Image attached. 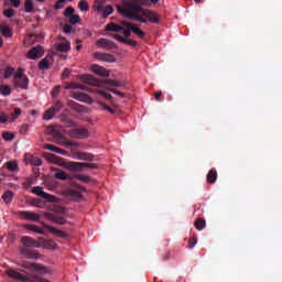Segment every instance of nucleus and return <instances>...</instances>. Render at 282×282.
I'll return each mask as SVG.
<instances>
[{"label":"nucleus","mask_w":282,"mask_h":282,"mask_svg":"<svg viewBox=\"0 0 282 282\" xmlns=\"http://www.w3.org/2000/svg\"><path fill=\"white\" fill-rule=\"evenodd\" d=\"M123 6H117L119 14L131 19L132 21H139L140 23H147V19L138 13L143 14L144 9L142 6H147L149 0H123Z\"/></svg>","instance_id":"f257e3e1"},{"label":"nucleus","mask_w":282,"mask_h":282,"mask_svg":"<svg viewBox=\"0 0 282 282\" xmlns=\"http://www.w3.org/2000/svg\"><path fill=\"white\" fill-rule=\"evenodd\" d=\"M47 160L48 162H53V164L64 166V169H67L68 171H83V169H98V165L96 163L65 162V160L56 156V154H48Z\"/></svg>","instance_id":"f03ea898"},{"label":"nucleus","mask_w":282,"mask_h":282,"mask_svg":"<svg viewBox=\"0 0 282 282\" xmlns=\"http://www.w3.org/2000/svg\"><path fill=\"white\" fill-rule=\"evenodd\" d=\"M13 87H15V89L24 90L30 88V78L26 75H23L21 69H19V72L13 76Z\"/></svg>","instance_id":"7ed1b4c3"},{"label":"nucleus","mask_w":282,"mask_h":282,"mask_svg":"<svg viewBox=\"0 0 282 282\" xmlns=\"http://www.w3.org/2000/svg\"><path fill=\"white\" fill-rule=\"evenodd\" d=\"M68 135L75 140H85V138H89V130L87 128H75L68 131Z\"/></svg>","instance_id":"20e7f679"},{"label":"nucleus","mask_w":282,"mask_h":282,"mask_svg":"<svg viewBox=\"0 0 282 282\" xmlns=\"http://www.w3.org/2000/svg\"><path fill=\"white\" fill-rule=\"evenodd\" d=\"M32 193L34 195H37L39 197H42V199H47V202H56V197L52 194H47L45 193V191H43V187L41 186H35L32 188Z\"/></svg>","instance_id":"39448f33"},{"label":"nucleus","mask_w":282,"mask_h":282,"mask_svg":"<svg viewBox=\"0 0 282 282\" xmlns=\"http://www.w3.org/2000/svg\"><path fill=\"white\" fill-rule=\"evenodd\" d=\"M20 241L23 246L22 248H41V243L30 236H22Z\"/></svg>","instance_id":"423d86ee"},{"label":"nucleus","mask_w":282,"mask_h":282,"mask_svg":"<svg viewBox=\"0 0 282 282\" xmlns=\"http://www.w3.org/2000/svg\"><path fill=\"white\" fill-rule=\"evenodd\" d=\"M45 54V51L43 50V46L37 45L35 47H32L28 53V58L31 61H36V58H41Z\"/></svg>","instance_id":"0eeeda50"},{"label":"nucleus","mask_w":282,"mask_h":282,"mask_svg":"<svg viewBox=\"0 0 282 282\" xmlns=\"http://www.w3.org/2000/svg\"><path fill=\"white\" fill-rule=\"evenodd\" d=\"M22 268H25V270H33L34 272H40V274H45V272H47L45 267H43L41 264H34L29 261H23Z\"/></svg>","instance_id":"6e6552de"},{"label":"nucleus","mask_w":282,"mask_h":282,"mask_svg":"<svg viewBox=\"0 0 282 282\" xmlns=\"http://www.w3.org/2000/svg\"><path fill=\"white\" fill-rule=\"evenodd\" d=\"M53 141L56 142V144H61L62 147H76V142L65 141V137L61 132L55 133Z\"/></svg>","instance_id":"1a4fd4ad"},{"label":"nucleus","mask_w":282,"mask_h":282,"mask_svg":"<svg viewBox=\"0 0 282 282\" xmlns=\"http://www.w3.org/2000/svg\"><path fill=\"white\" fill-rule=\"evenodd\" d=\"M20 254L25 257V259H40L41 254L36 250L28 249L26 247H20Z\"/></svg>","instance_id":"9d476101"},{"label":"nucleus","mask_w":282,"mask_h":282,"mask_svg":"<svg viewBox=\"0 0 282 282\" xmlns=\"http://www.w3.org/2000/svg\"><path fill=\"white\" fill-rule=\"evenodd\" d=\"M6 274H8L10 279H15V281H21V282L30 281L28 276L21 274V272L15 271L14 269H7Z\"/></svg>","instance_id":"9b49d317"},{"label":"nucleus","mask_w":282,"mask_h":282,"mask_svg":"<svg viewBox=\"0 0 282 282\" xmlns=\"http://www.w3.org/2000/svg\"><path fill=\"white\" fill-rule=\"evenodd\" d=\"M94 58H96V61H104L105 63H113V61H116V57L112 54L102 52L94 53Z\"/></svg>","instance_id":"f8f14e48"},{"label":"nucleus","mask_w":282,"mask_h":282,"mask_svg":"<svg viewBox=\"0 0 282 282\" xmlns=\"http://www.w3.org/2000/svg\"><path fill=\"white\" fill-rule=\"evenodd\" d=\"M96 45L98 47H104L105 50H113L116 48V42L101 37L99 40H97Z\"/></svg>","instance_id":"ddd939ff"},{"label":"nucleus","mask_w":282,"mask_h":282,"mask_svg":"<svg viewBox=\"0 0 282 282\" xmlns=\"http://www.w3.org/2000/svg\"><path fill=\"white\" fill-rule=\"evenodd\" d=\"M19 217L22 219H28L29 221H39L41 219V215L34 212H18Z\"/></svg>","instance_id":"4468645a"},{"label":"nucleus","mask_w":282,"mask_h":282,"mask_svg":"<svg viewBox=\"0 0 282 282\" xmlns=\"http://www.w3.org/2000/svg\"><path fill=\"white\" fill-rule=\"evenodd\" d=\"M91 73L96 74L97 76H102L104 78H109V70H107V68L100 66V65H96L94 64L91 67Z\"/></svg>","instance_id":"2eb2a0df"},{"label":"nucleus","mask_w":282,"mask_h":282,"mask_svg":"<svg viewBox=\"0 0 282 282\" xmlns=\"http://www.w3.org/2000/svg\"><path fill=\"white\" fill-rule=\"evenodd\" d=\"M143 17L151 23H160V17L151 10L143 9Z\"/></svg>","instance_id":"dca6fc26"},{"label":"nucleus","mask_w":282,"mask_h":282,"mask_svg":"<svg viewBox=\"0 0 282 282\" xmlns=\"http://www.w3.org/2000/svg\"><path fill=\"white\" fill-rule=\"evenodd\" d=\"M75 155H77L78 160H83L84 162H94V154L89 152L76 151Z\"/></svg>","instance_id":"f3484780"},{"label":"nucleus","mask_w":282,"mask_h":282,"mask_svg":"<svg viewBox=\"0 0 282 282\" xmlns=\"http://www.w3.org/2000/svg\"><path fill=\"white\" fill-rule=\"evenodd\" d=\"M37 243H40V248H45L46 250H54V240L39 238Z\"/></svg>","instance_id":"a211bd4d"},{"label":"nucleus","mask_w":282,"mask_h":282,"mask_svg":"<svg viewBox=\"0 0 282 282\" xmlns=\"http://www.w3.org/2000/svg\"><path fill=\"white\" fill-rule=\"evenodd\" d=\"M52 171L55 173V180H62L63 182L69 180V175L65 171L58 170L57 167H52Z\"/></svg>","instance_id":"6ab92c4d"},{"label":"nucleus","mask_w":282,"mask_h":282,"mask_svg":"<svg viewBox=\"0 0 282 282\" xmlns=\"http://www.w3.org/2000/svg\"><path fill=\"white\" fill-rule=\"evenodd\" d=\"M72 96L75 100H79V102H89L91 100V97L85 93H73Z\"/></svg>","instance_id":"aec40b11"},{"label":"nucleus","mask_w":282,"mask_h":282,"mask_svg":"<svg viewBox=\"0 0 282 282\" xmlns=\"http://www.w3.org/2000/svg\"><path fill=\"white\" fill-rule=\"evenodd\" d=\"M67 106L73 110L76 111L77 113H83L85 111V107H83L80 104H77L74 100H69L67 102Z\"/></svg>","instance_id":"412c9836"},{"label":"nucleus","mask_w":282,"mask_h":282,"mask_svg":"<svg viewBox=\"0 0 282 282\" xmlns=\"http://www.w3.org/2000/svg\"><path fill=\"white\" fill-rule=\"evenodd\" d=\"M47 230L50 232H52V235H56V237H61L62 239H67V232H65V231H63L61 229H57V228L52 227V226H48Z\"/></svg>","instance_id":"4be33fe9"},{"label":"nucleus","mask_w":282,"mask_h":282,"mask_svg":"<svg viewBox=\"0 0 282 282\" xmlns=\"http://www.w3.org/2000/svg\"><path fill=\"white\" fill-rule=\"evenodd\" d=\"M55 48L57 52H69V50H72V43H69V41H65L57 44Z\"/></svg>","instance_id":"5701e85b"},{"label":"nucleus","mask_w":282,"mask_h":282,"mask_svg":"<svg viewBox=\"0 0 282 282\" xmlns=\"http://www.w3.org/2000/svg\"><path fill=\"white\" fill-rule=\"evenodd\" d=\"M207 182H208V184H215L217 182V170L212 169L207 173Z\"/></svg>","instance_id":"b1692460"},{"label":"nucleus","mask_w":282,"mask_h":282,"mask_svg":"<svg viewBox=\"0 0 282 282\" xmlns=\"http://www.w3.org/2000/svg\"><path fill=\"white\" fill-rule=\"evenodd\" d=\"M82 83H86V85H94V86H96L98 82L91 75H83L82 76Z\"/></svg>","instance_id":"393cba45"},{"label":"nucleus","mask_w":282,"mask_h":282,"mask_svg":"<svg viewBox=\"0 0 282 282\" xmlns=\"http://www.w3.org/2000/svg\"><path fill=\"white\" fill-rule=\"evenodd\" d=\"M104 85H109L110 87H124V82H118L115 79H105Z\"/></svg>","instance_id":"a878e982"},{"label":"nucleus","mask_w":282,"mask_h":282,"mask_svg":"<svg viewBox=\"0 0 282 282\" xmlns=\"http://www.w3.org/2000/svg\"><path fill=\"white\" fill-rule=\"evenodd\" d=\"M59 120L66 124V127H76V121L67 118L65 113L59 116Z\"/></svg>","instance_id":"bb28decb"},{"label":"nucleus","mask_w":282,"mask_h":282,"mask_svg":"<svg viewBox=\"0 0 282 282\" xmlns=\"http://www.w3.org/2000/svg\"><path fill=\"white\" fill-rule=\"evenodd\" d=\"M106 31L107 32H122V26L111 22L106 25Z\"/></svg>","instance_id":"cd10ccee"},{"label":"nucleus","mask_w":282,"mask_h":282,"mask_svg":"<svg viewBox=\"0 0 282 282\" xmlns=\"http://www.w3.org/2000/svg\"><path fill=\"white\" fill-rule=\"evenodd\" d=\"M0 32L2 36H6V39H11L12 36V30H10V26L0 25Z\"/></svg>","instance_id":"c85d7f7f"},{"label":"nucleus","mask_w":282,"mask_h":282,"mask_svg":"<svg viewBox=\"0 0 282 282\" xmlns=\"http://www.w3.org/2000/svg\"><path fill=\"white\" fill-rule=\"evenodd\" d=\"M0 94L1 96H10L12 94V88L9 85L2 84L0 85Z\"/></svg>","instance_id":"c756f323"},{"label":"nucleus","mask_w":282,"mask_h":282,"mask_svg":"<svg viewBox=\"0 0 282 282\" xmlns=\"http://www.w3.org/2000/svg\"><path fill=\"white\" fill-rule=\"evenodd\" d=\"M24 228L26 230H31L32 232H37V235H43L45 232L41 227H37L36 225H25Z\"/></svg>","instance_id":"7c9ffc66"},{"label":"nucleus","mask_w":282,"mask_h":282,"mask_svg":"<svg viewBox=\"0 0 282 282\" xmlns=\"http://www.w3.org/2000/svg\"><path fill=\"white\" fill-rule=\"evenodd\" d=\"M14 67L12 66H7L3 70V76L4 78H12V76L14 77Z\"/></svg>","instance_id":"2f4dec72"},{"label":"nucleus","mask_w":282,"mask_h":282,"mask_svg":"<svg viewBox=\"0 0 282 282\" xmlns=\"http://www.w3.org/2000/svg\"><path fill=\"white\" fill-rule=\"evenodd\" d=\"M194 226L196 230H204L206 228V220L204 218H198L195 223Z\"/></svg>","instance_id":"473e14b6"},{"label":"nucleus","mask_w":282,"mask_h":282,"mask_svg":"<svg viewBox=\"0 0 282 282\" xmlns=\"http://www.w3.org/2000/svg\"><path fill=\"white\" fill-rule=\"evenodd\" d=\"M51 219L54 224H58L59 226H65L67 224V220L63 216H52Z\"/></svg>","instance_id":"72a5a7b5"},{"label":"nucleus","mask_w":282,"mask_h":282,"mask_svg":"<svg viewBox=\"0 0 282 282\" xmlns=\"http://www.w3.org/2000/svg\"><path fill=\"white\" fill-rule=\"evenodd\" d=\"M13 197H14V193H12V191H7L2 195V199H3V202H6V204H10V202H12Z\"/></svg>","instance_id":"f704fd0d"},{"label":"nucleus","mask_w":282,"mask_h":282,"mask_svg":"<svg viewBox=\"0 0 282 282\" xmlns=\"http://www.w3.org/2000/svg\"><path fill=\"white\" fill-rule=\"evenodd\" d=\"M80 12H89V3L86 0H80L78 3Z\"/></svg>","instance_id":"c9c22d12"},{"label":"nucleus","mask_w":282,"mask_h":282,"mask_svg":"<svg viewBox=\"0 0 282 282\" xmlns=\"http://www.w3.org/2000/svg\"><path fill=\"white\" fill-rule=\"evenodd\" d=\"M55 116H56V113L54 112V110L52 108H48L44 112L43 118H44V120H52Z\"/></svg>","instance_id":"e433bc0d"},{"label":"nucleus","mask_w":282,"mask_h":282,"mask_svg":"<svg viewBox=\"0 0 282 282\" xmlns=\"http://www.w3.org/2000/svg\"><path fill=\"white\" fill-rule=\"evenodd\" d=\"M101 12H104L102 13L104 19H107V17H109L110 14H113V7L106 6L104 7V10Z\"/></svg>","instance_id":"4c0bfd02"},{"label":"nucleus","mask_w":282,"mask_h":282,"mask_svg":"<svg viewBox=\"0 0 282 282\" xmlns=\"http://www.w3.org/2000/svg\"><path fill=\"white\" fill-rule=\"evenodd\" d=\"M25 12H34V2L32 0H26L24 2Z\"/></svg>","instance_id":"58836bf2"},{"label":"nucleus","mask_w":282,"mask_h":282,"mask_svg":"<svg viewBox=\"0 0 282 282\" xmlns=\"http://www.w3.org/2000/svg\"><path fill=\"white\" fill-rule=\"evenodd\" d=\"M75 180H79V182H84V184H89V182H91V177L82 174H76Z\"/></svg>","instance_id":"ea45409f"},{"label":"nucleus","mask_w":282,"mask_h":282,"mask_svg":"<svg viewBox=\"0 0 282 282\" xmlns=\"http://www.w3.org/2000/svg\"><path fill=\"white\" fill-rule=\"evenodd\" d=\"M39 69H40V70L50 69V62L47 61V58H43V59L39 63Z\"/></svg>","instance_id":"a19ab883"},{"label":"nucleus","mask_w":282,"mask_h":282,"mask_svg":"<svg viewBox=\"0 0 282 282\" xmlns=\"http://www.w3.org/2000/svg\"><path fill=\"white\" fill-rule=\"evenodd\" d=\"M131 32L137 34V36H140V39H144V36H145L144 31H141L140 28L134 26V25L132 26Z\"/></svg>","instance_id":"79ce46f5"},{"label":"nucleus","mask_w":282,"mask_h":282,"mask_svg":"<svg viewBox=\"0 0 282 282\" xmlns=\"http://www.w3.org/2000/svg\"><path fill=\"white\" fill-rule=\"evenodd\" d=\"M68 23H70V25H76V23H80V15L73 14V17L69 18Z\"/></svg>","instance_id":"37998d69"},{"label":"nucleus","mask_w":282,"mask_h":282,"mask_svg":"<svg viewBox=\"0 0 282 282\" xmlns=\"http://www.w3.org/2000/svg\"><path fill=\"white\" fill-rule=\"evenodd\" d=\"M69 196L73 199H80V197H83V194H80V192L76 191V189H70L69 191Z\"/></svg>","instance_id":"c03bdc74"},{"label":"nucleus","mask_w":282,"mask_h":282,"mask_svg":"<svg viewBox=\"0 0 282 282\" xmlns=\"http://www.w3.org/2000/svg\"><path fill=\"white\" fill-rule=\"evenodd\" d=\"M74 12H76V9H74L73 7H68L65 9L64 11V17H66L67 19H69L70 17L74 15Z\"/></svg>","instance_id":"a18cd8bd"},{"label":"nucleus","mask_w":282,"mask_h":282,"mask_svg":"<svg viewBox=\"0 0 282 282\" xmlns=\"http://www.w3.org/2000/svg\"><path fill=\"white\" fill-rule=\"evenodd\" d=\"M7 169L8 171H17V169H19V164L14 161H9L7 162Z\"/></svg>","instance_id":"49530a36"},{"label":"nucleus","mask_w":282,"mask_h":282,"mask_svg":"<svg viewBox=\"0 0 282 282\" xmlns=\"http://www.w3.org/2000/svg\"><path fill=\"white\" fill-rule=\"evenodd\" d=\"M51 109L53 110V112L58 113V111H61V109H63V102L56 101L54 104V106L51 107Z\"/></svg>","instance_id":"de8ad7c7"},{"label":"nucleus","mask_w":282,"mask_h":282,"mask_svg":"<svg viewBox=\"0 0 282 282\" xmlns=\"http://www.w3.org/2000/svg\"><path fill=\"white\" fill-rule=\"evenodd\" d=\"M2 138L7 142H12V140H14V135L12 134V132H2Z\"/></svg>","instance_id":"09e8293b"},{"label":"nucleus","mask_w":282,"mask_h":282,"mask_svg":"<svg viewBox=\"0 0 282 282\" xmlns=\"http://www.w3.org/2000/svg\"><path fill=\"white\" fill-rule=\"evenodd\" d=\"M123 44L130 45V47H138V42H135V40H131L129 37L123 40Z\"/></svg>","instance_id":"8fccbe9b"},{"label":"nucleus","mask_w":282,"mask_h":282,"mask_svg":"<svg viewBox=\"0 0 282 282\" xmlns=\"http://www.w3.org/2000/svg\"><path fill=\"white\" fill-rule=\"evenodd\" d=\"M95 8L98 12H102L105 10V6L102 4V0L95 1Z\"/></svg>","instance_id":"3c124183"},{"label":"nucleus","mask_w":282,"mask_h":282,"mask_svg":"<svg viewBox=\"0 0 282 282\" xmlns=\"http://www.w3.org/2000/svg\"><path fill=\"white\" fill-rule=\"evenodd\" d=\"M46 133H48L50 135H53V138L56 135V133H59L58 130H56V128H54L53 126H48L46 129Z\"/></svg>","instance_id":"603ef678"},{"label":"nucleus","mask_w":282,"mask_h":282,"mask_svg":"<svg viewBox=\"0 0 282 282\" xmlns=\"http://www.w3.org/2000/svg\"><path fill=\"white\" fill-rule=\"evenodd\" d=\"M108 91H111V94H115L116 96H120V98H124V93H121L116 88H108Z\"/></svg>","instance_id":"864d4df0"},{"label":"nucleus","mask_w":282,"mask_h":282,"mask_svg":"<svg viewBox=\"0 0 282 282\" xmlns=\"http://www.w3.org/2000/svg\"><path fill=\"white\" fill-rule=\"evenodd\" d=\"M4 17H7V19H12L14 17V10L12 9H8L3 11Z\"/></svg>","instance_id":"5fc2aeb1"},{"label":"nucleus","mask_w":282,"mask_h":282,"mask_svg":"<svg viewBox=\"0 0 282 282\" xmlns=\"http://www.w3.org/2000/svg\"><path fill=\"white\" fill-rule=\"evenodd\" d=\"M196 245H197V238H194V237L189 238L188 248L193 249V248H195Z\"/></svg>","instance_id":"6e6d98bb"},{"label":"nucleus","mask_w":282,"mask_h":282,"mask_svg":"<svg viewBox=\"0 0 282 282\" xmlns=\"http://www.w3.org/2000/svg\"><path fill=\"white\" fill-rule=\"evenodd\" d=\"M70 87L73 89H83L84 91H87V86H85L83 84H73Z\"/></svg>","instance_id":"4d7b16f0"},{"label":"nucleus","mask_w":282,"mask_h":282,"mask_svg":"<svg viewBox=\"0 0 282 282\" xmlns=\"http://www.w3.org/2000/svg\"><path fill=\"white\" fill-rule=\"evenodd\" d=\"M6 122H8V115L0 112V124H6Z\"/></svg>","instance_id":"13d9d810"},{"label":"nucleus","mask_w":282,"mask_h":282,"mask_svg":"<svg viewBox=\"0 0 282 282\" xmlns=\"http://www.w3.org/2000/svg\"><path fill=\"white\" fill-rule=\"evenodd\" d=\"M44 149H46L47 151H52L53 153H56L57 147L54 144H45Z\"/></svg>","instance_id":"bf43d9fd"},{"label":"nucleus","mask_w":282,"mask_h":282,"mask_svg":"<svg viewBox=\"0 0 282 282\" xmlns=\"http://www.w3.org/2000/svg\"><path fill=\"white\" fill-rule=\"evenodd\" d=\"M121 25L123 28H127V30H132L133 29V24H131V22L121 21Z\"/></svg>","instance_id":"052dcab7"},{"label":"nucleus","mask_w":282,"mask_h":282,"mask_svg":"<svg viewBox=\"0 0 282 282\" xmlns=\"http://www.w3.org/2000/svg\"><path fill=\"white\" fill-rule=\"evenodd\" d=\"M63 32H65V34H70L72 33V26L69 24H65L63 28Z\"/></svg>","instance_id":"680f3d73"},{"label":"nucleus","mask_w":282,"mask_h":282,"mask_svg":"<svg viewBox=\"0 0 282 282\" xmlns=\"http://www.w3.org/2000/svg\"><path fill=\"white\" fill-rule=\"evenodd\" d=\"M121 32H122L124 39H129V36H131V31H129L124 28H122Z\"/></svg>","instance_id":"e2e57ef3"},{"label":"nucleus","mask_w":282,"mask_h":282,"mask_svg":"<svg viewBox=\"0 0 282 282\" xmlns=\"http://www.w3.org/2000/svg\"><path fill=\"white\" fill-rule=\"evenodd\" d=\"M55 153H58L59 155H67V150H63L61 148H56Z\"/></svg>","instance_id":"0e129e2a"},{"label":"nucleus","mask_w":282,"mask_h":282,"mask_svg":"<svg viewBox=\"0 0 282 282\" xmlns=\"http://www.w3.org/2000/svg\"><path fill=\"white\" fill-rule=\"evenodd\" d=\"M29 126L26 123L22 124L20 128V133H28Z\"/></svg>","instance_id":"69168bd1"},{"label":"nucleus","mask_w":282,"mask_h":282,"mask_svg":"<svg viewBox=\"0 0 282 282\" xmlns=\"http://www.w3.org/2000/svg\"><path fill=\"white\" fill-rule=\"evenodd\" d=\"M32 163L35 165V166H41L43 164V161L39 158L34 159L32 161Z\"/></svg>","instance_id":"338daca9"},{"label":"nucleus","mask_w":282,"mask_h":282,"mask_svg":"<svg viewBox=\"0 0 282 282\" xmlns=\"http://www.w3.org/2000/svg\"><path fill=\"white\" fill-rule=\"evenodd\" d=\"M112 36L116 39V41H119L120 43H124V37L122 35L113 34Z\"/></svg>","instance_id":"774afa93"}]
</instances>
